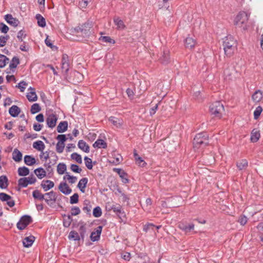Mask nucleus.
I'll return each mask as SVG.
<instances>
[{"instance_id": "c756f323", "label": "nucleus", "mask_w": 263, "mask_h": 263, "mask_svg": "<svg viewBox=\"0 0 263 263\" xmlns=\"http://www.w3.org/2000/svg\"><path fill=\"white\" fill-rule=\"evenodd\" d=\"M33 147L39 151L42 152L45 149V146L43 141L38 140L33 142Z\"/></svg>"}, {"instance_id": "bf43d9fd", "label": "nucleus", "mask_w": 263, "mask_h": 263, "mask_svg": "<svg viewBox=\"0 0 263 263\" xmlns=\"http://www.w3.org/2000/svg\"><path fill=\"white\" fill-rule=\"evenodd\" d=\"M65 144L61 142H58L56 145V151L58 153H62L64 149Z\"/></svg>"}, {"instance_id": "1a4fd4ad", "label": "nucleus", "mask_w": 263, "mask_h": 263, "mask_svg": "<svg viewBox=\"0 0 263 263\" xmlns=\"http://www.w3.org/2000/svg\"><path fill=\"white\" fill-rule=\"evenodd\" d=\"M62 71L67 73L70 67V63L68 56L66 54H63L61 61Z\"/></svg>"}, {"instance_id": "3c124183", "label": "nucleus", "mask_w": 263, "mask_h": 263, "mask_svg": "<svg viewBox=\"0 0 263 263\" xmlns=\"http://www.w3.org/2000/svg\"><path fill=\"white\" fill-rule=\"evenodd\" d=\"M71 158L72 159L76 160L78 163L81 164L82 163L81 156L76 153H72L71 155Z\"/></svg>"}, {"instance_id": "680f3d73", "label": "nucleus", "mask_w": 263, "mask_h": 263, "mask_svg": "<svg viewBox=\"0 0 263 263\" xmlns=\"http://www.w3.org/2000/svg\"><path fill=\"white\" fill-rule=\"evenodd\" d=\"M79 201V195L77 193H74L70 198V203L71 204H75Z\"/></svg>"}, {"instance_id": "9b49d317", "label": "nucleus", "mask_w": 263, "mask_h": 263, "mask_svg": "<svg viewBox=\"0 0 263 263\" xmlns=\"http://www.w3.org/2000/svg\"><path fill=\"white\" fill-rule=\"evenodd\" d=\"M110 210H112L120 218L125 216L124 212L123 211L122 206L118 205H112Z\"/></svg>"}, {"instance_id": "09e8293b", "label": "nucleus", "mask_w": 263, "mask_h": 263, "mask_svg": "<svg viewBox=\"0 0 263 263\" xmlns=\"http://www.w3.org/2000/svg\"><path fill=\"white\" fill-rule=\"evenodd\" d=\"M52 151H49V152H43V151L42 152H41L40 155V157L41 158V159L42 160H47L48 158H49L50 157V156H51V152Z\"/></svg>"}, {"instance_id": "dca6fc26", "label": "nucleus", "mask_w": 263, "mask_h": 263, "mask_svg": "<svg viewBox=\"0 0 263 263\" xmlns=\"http://www.w3.org/2000/svg\"><path fill=\"white\" fill-rule=\"evenodd\" d=\"M41 185L44 191L46 192L53 187L54 184L53 181L49 180H47L42 181Z\"/></svg>"}, {"instance_id": "aec40b11", "label": "nucleus", "mask_w": 263, "mask_h": 263, "mask_svg": "<svg viewBox=\"0 0 263 263\" xmlns=\"http://www.w3.org/2000/svg\"><path fill=\"white\" fill-rule=\"evenodd\" d=\"M114 22L117 26L118 30H122L125 29L126 26L123 21L121 20L119 17H116L114 18Z\"/></svg>"}, {"instance_id": "4d7b16f0", "label": "nucleus", "mask_w": 263, "mask_h": 263, "mask_svg": "<svg viewBox=\"0 0 263 263\" xmlns=\"http://www.w3.org/2000/svg\"><path fill=\"white\" fill-rule=\"evenodd\" d=\"M80 213H81V210L79 207L73 206V207L71 208V212H70V215H71V216H77V215H79V214H80Z\"/></svg>"}, {"instance_id": "423d86ee", "label": "nucleus", "mask_w": 263, "mask_h": 263, "mask_svg": "<svg viewBox=\"0 0 263 263\" xmlns=\"http://www.w3.org/2000/svg\"><path fill=\"white\" fill-rule=\"evenodd\" d=\"M32 218L30 216L24 215L21 217L19 221L17 223V228L23 230L32 222Z\"/></svg>"}, {"instance_id": "79ce46f5", "label": "nucleus", "mask_w": 263, "mask_h": 263, "mask_svg": "<svg viewBox=\"0 0 263 263\" xmlns=\"http://www.w3.org/2000/svg\"><path fill=\"white\" fill-rule=\"evenodd\" d=\"M66 171V165L64 163H60L57 166V172L60 175L64 174Z\"/></svg>"}, {"instance_id": "c03bdc74", "label": "nucleus", "mask_w": 263, "mask_h": 263, "mask_svg": "<svg viewBox=\"0 0 263 263\" xmlns=\"http://www.w3.org/2000/svg\"><path fill=\"white\" fill-rule=\"evenodd\" d=\"M36 18L37 20V24L39 26L42 27H44L46 26L45 20L41 14H37L36 15Z\"/></svg>"}, {"instance_id": "f257e3e1", "label": "nucleus", "mask_w": 263, "mask_h": 263, "mask_svg": "<svg viewBox=\"0 0 263 263\" xmlns=\"http://www.w3.org/2000/svg\"><path fill=\"white\" fill-rule=\"evenodd\" d=\"M250 14L245 11H240L236 15L234 20V25L238 28L246 31L249 27L248 22Z\"/></svg>"}, {"instance_id": "6e6552de", "label": "nucleus", "mask_w": 263, "mask_h": 263, "mask_svg": "<svg viewBox=\"0 0 263 263\" xmlns=\"http://www.w3.org/2000/svg\"><path fill=\"white\" fill-rule=\"evenodd\" d=\"M91 27V24L90 23L87 22L77 27L76 30L78 32H81L83 35H87Z\"/></svg>"}, {"instance_id": "7ed1b4c3", "label": "nucleus", "mask_w": 263, "mask_h": 263, "mask_svg": "<svg viewBox=\"0 0 263 263\" xmlns=\"http://www.w3.org/2000/svg\"><path fill=\"white\" fill-rule=\"evenodd\" d=\"M208 144V136L206 133L203 132L197 134L194 138L193 147L199 149L203 147Z\"/></svg>"}, {"instance_id": "6ab92c4d", "label": "nucleus", "mask_w": 263, "mask_h": 263, "mask_svg": "<svg viewBox=\"0 0 263 263\" xmlns=\"http://www.w3.org/2000/svg\"><path fill=\"white\" fill-rule=\"evenodd\" d=\"M263 98L262 92L260 90L255 91L252 96V99L255 103L260 102Z\"/></svg>"}, {"instance_id": "f704fd0d", "label": "nucleus", "mask_w": 263, "mask_h": 263, "mask_svg": "<svg viewBox=\"0 0 263 263\" xmlns=\"http://www.w3.org/2000/svg\"><path fill=\"white\" fill-rule=\"evenodd\" d=\"M260 138V133L256 129H254L251 134V141L252 142H257Z\"/></svg>"}, {"instance_id": "338daca9", "label": "nucleus", "mask_w": 263, "mask_h": 263, "mask_svg": "<svg viewBox=\"0 0 263 263\" xmlns=\"http://www.w3.org/2000/svg\"><path fill=\"white\" fill-rule=\"evenodd\" d=\"M9 30V27L3 23H0V31L4 33H6Z\"/></svg>"}, {"instance_id": "a878e982", "label": "nucleus", "mask_w": 263, "mask_h": 263, "mask_svg": "<svg viewBox=\"0 0 263 263\" xmlns=\"http://www.w3.org/2000/svg\"><path fill=\"white\" fill-rule=\"evenodd\" d=\"M21 112L20 108L16 105L12 106L9 109V112L13 117L18 116Z\"/></svg>"}, {"instance_id": "a19ab883", "label": "nucleus", "mask_w": 263, "mask_h": 263, "mask_svg": "<svg viewBox=\"0 0 263 263\" xmlns=\"http://www.w3.org/2000/svg\"><path fill=\"white\" fill-rule=\"evenodd\" d=\"M8 179L6 176H0V188L6 189L8 186Z\"/></svg>"}, {"instance_id": "39448f33", "label": "nucleus", "mask_w": 263, "mask_h": 263, "mask_svg": "<svg viewBox=\"0 0 263 263\" xmlns=\"http://www.w3.org/2000/svg\"><path fill=\"white\" fill-rule=\"evenodd\" d=\"M36 179L34 176L32 174L28 177H23L18 180V185L22 187H26L28 184L34 183Z\"/></svg>"}, {"instance_id": "603ef678", "label": "nucleus", "mask_w": 263, "mask_h": 263, "mask_svg": "<svg viewBox=\"0 0 263 263\" xmlns=\"http://www.w3.org/2000/svg\"><path fill=\"white\" fill-rule=\"evenodd\" d=\"M40 110L41 107L39 104L37 103L33 104L31 107L30 111L32 114H36L39 112Z\"/></svg>"}, {"instance_id": "393cba45", "label": "nucleus", "mask_w": 263, "mask_h": 263, "mask_svg": "<svg viewBox=\"0 0 263 263\" xmlns=\"http://www.w3.org/2000/svg\"><path fill=\"white\" fill-rule=\"evenodd\" d=\"M196 44L195 40L191 37H187L185 40V46L186 48L192 49L194 48Z\"/></svg>"}, {"instance_id": "4468645a", "label": "nucleus", "mask_w": 263, "mask_h": 263, "mask_svg": "<svg viewBox=\"0 0 263 263\" xmlns=\"http://www.w3.org/2000/svg\"><path fill=\"white\" fill-rule=\"evenodd\" d=\"M102 230V226H98L96 231L92 232L90 235V239L92 241H95L99 239L101 232Z\"/></svg>"}, {"instance_id": "5701e85b", "label": "nucleus", "mask_w": 263, "mask_h": 263, "mask_svg": "<svg viewBox=\"0 0 263 263\" xmlns=\"http://www.w3.org/2000/svg\"><path fill=\"white\" fill-rule=\"evenodd\" d=\"M35 238L33 236L25 237L23 240V244L24 247L29 248L31 247L34 241Z\"/></svg>"}, {"instance_id": "20e7f679", "label": "nucleus", "mask_w": 263, "mask_h": 263, "mask_svg": "<svg viewBox=\"0 0 263 263\" xmlns=\"http://www.w3.org/2000/svg\"><path fill=\"white\" fill-rule=\"evenodd\" d=\"M210 111L212 115L219 118H221L224 111L223 104L220 101L213 103L210 107Z\"/></svg>"}, {"instance_id": "2f4dec72", "label": "nucleus", "mask_w": 263, "mask_h": 263, "mask_svg": "<svg viewBox=\"0 0 263 263\" xmlns=\"http://www.w3.org/2000/svg\"><path fill=\"white\" fill-rule=\"evenodd\" d=\"M78 146L85 153H88L89 152V145L83 140H80L78 142Z\"/></svg>"}, {"instance_id": "e2e57ef3", "label": "nucleus", "mask_w": 263, "mask_h": 263, "mask_svg": "<svg viewBox=\"0 0 263 263\" xmlns=\"http://www.w3.org/2000/svg\"><path fill=\"white\" fill-rule=\"evenodd\" d=\"M70 169L72 172L77 173H80L82 171V169L78 165L74 164L71 165Z\"/></svg>"}, {"instance_id": "58836bf2", "label": "nucleus", "mask_w": 263, "mask_h": 263, "mask_svg": "<svg viewBox=\"0 0 263 263\" xmlns=\"http://www.w3.org/2000/svg\"><path fill=\"white\" fill-rule=\"evenodd\" d=\"M34 172L39 179H42L46 176V172L41 167L35 169Z\"/></svg>"}, {"instance_id": "052dcab7", "label": "nucleus", "mask_w": 263, "mask_h": 263, "mask_svg": "<svg viewBox=\"0 0 263 263\" xmlns=\"http://www.w3.org/2000/svg\"><path fill=\"white\" fill-rule=\"evenodd\" d=\"M26 36V34L25 33V31L23 30H20L17 33V37L18 39V40L21 42H22L23 41V39H25Z\"/></svg>"}, {"instance_id": "49530a36", "label": "nucleus", "mask_w": 263, "mask_h": 263, "mask_svg": "<svg viewBox=\"0 0 263 263\" xmlns=\"http://www.w3.org/2000/svg\"><path fill=\"white\" fill-rule=\"evenodd\" d=\"M32 196L35 199H38L40 200H42L45 199L44 196L45 195L41 194L39 190H35L32 193Z\"/></svg>"}, {"instance_id": "8fccbe9b", "label": "nucleus", "mask_w": 263, "mask_h": 263, "mask_svg": "<svg viewBox=\"0 0 263 263\" xmlns=\"http://www.w3.org/2000/svg\"><path fill=\"white\" fill-rule=\"evenodd\" d=\"M19 59L16 57H13L9 65L10 69L15 68L19 64Z\"/></svg>"}, {"instance_id": "13d9d810", "label": "nucleus", "mask_w": 263, "mask_h": 263, "mask_svg": "<svg viewBox=\"0 0 263 263\" xmlns=\"http://www.w3.org/2000/svg\"><path fill=\"white\" fill-rule=\"evenodd\" d=\"M262 111V108L260 106H257L254 111V117L255 119H257L260 115Z\"/></svg>"}, {"instance_id": "a211bd4d", "label": "nucleus", "mask_w": 263, "mask_h": 263, "mask_svg": "<svg viewBox=\"0 0 263 263\" xmlns=\"http://www.w3.org/2000/svg\"><path fill=\"white\" fill-rule=\"evenodd\" d=\"M5 20L10 25L16 27L18 25L19 23L18 20L12 17L11 14H6L5 16Z\"/></svg>"}, {"instance_id": "37998d69", "label": "nucleus", "mask_w": 263, "mask_h": 263, "mask_svg": "<svg viewBox=\"0 0 263 263\" xmlns=\"http://www.w3.org/2000/svg\"><path fill=\"white\" fill-rule=\"evenodd\" d=\"M80 238L79 233L75 231L70 232L68 235V238L69 239H73L74 240H79Z\"/></svg>"}, {"instance_id": "ea45409f", "label": "nucleus", "mask_w": 263, "mask_h": 263, "mask_svg": "<svg viewBox=\"0 0 263 263\" xmlns=\"http://www.w3.org/2000/svg\"><path fill=\"white\" fill-rule=\"evenodd\" d=\"M17 172L20 176H26L29 174V170L25 166L19 167Z\"/></svg>"}, {"instance_id": "4c0bfd02", "label": "nucleus", "mask_w": 263, "mask_h": 263, "mask_svg": "<svg viewBox=\"0 0 263 263\" xmlns=\"http://www.w3.org/2000/svg\"><path fill=\"white\" fill-rule=\"evenodd\" d=\"M134 156L136 162L138 165L144 166L146 164V163L144 161L142 158L137 154L136 150L134 152Z\"/></svg>"}, {"instance_id": "864d4df0", "label": "nucleus", "mask_w": 263, "mask_h": 263, "mask_svg": "<svg viewBox=\"0 0 263 263\" xmlns=\"http://www.w3.org/2000/svg\"><path fill=\"white\" fill-rule=\"evenodd\" d=\"M102 210L100 206H97L93 210V215L95 217H99L102 215Z\"/></svg>"}, {"instance_id": "b1692460", "label": "nucleus", "mask_w": 263, "mask_h": 263, "mask_svg": "<svg viewBox=\"0 0 263 263\" xmlns=\"http://www.w3.org/2000/svg\"><path fill=\"white\" fill-rule=\"evenodd\" d=\"M170 59L169 51L167 50H164L162 55L159 59L160 61L163 64H167Z\"/></svg>"}, {"instance_id": "0eeeda50", "label": "nucleus", "mask_w": 263, "mask_h": 263, "mask_svg": "<svg viewBox=\"0 0 263 263\" xmlns=\"http://www.w3.org/2000/svg\"><path fill=\"white\" fill-rule=\"evenodd\" d=\"M58 119V117L56 114L53 113L48 114L46 119L48 126L51 128L54 127Z\"/></svg>"}, {"instance_id": "f03ea898", "label": "nucleus", "mask_w": 263, "mask_h": 263, "mask_svg": "<svg viewBox=\"0 0 263 263\" xmlns=\"http://www.w3.org/2000/svg\"><path fill=\"white\" fill-rule=\"evenodd\" d=\"M223 46L225 54L231 57L236 49V41L232 36H228L223 41Z\"/></svg>"}, {"instance_id": "72a5a7b5", "label": "nucleus", "mask_w": 263, "mask_h": 263, "mask_svg": "<svg viewBox=\"0 0 263 263\" xmlns=\"http://www.w3.org/2000/svg\"><path fill=\"white\" fill-rule=\"evenodd\" d=\"M50 158H51V159L47 164V167L48 168H50L51 165H54L58 160V157L54 152H51V156Z\"/></svg>"}, {"instance_id": "c85d7f7f", "label": "nucleus", "mask_w": 263, "mask_h": 263, "mask_svg": "<svg viewBox=\"0 0 263 263\" xmlns=\"http://www.w3.org/2000/svg\"><path fill=\"white\" fill-rule=\"evenodd\" d=\"M45 196H47L48 197V199H45V201L49 204V201H51L53 202H55L57 196L56 193L53 191H51L49 193H47L45 194Z\"/></svg>"}, {"instance_id": "69168bd1", "label": "nucleus", "mask_w": 263, "mask_h": 263, "mask_svg": "<svg viewBox=\"0 0 263 263\" xmlns=\"http://www.w3.org/2000/svg\"><path fill=\"white\" fill-rule=\"evenodd\" d=\"M8 35H7L6 36H0V47H4L6 45L7 41L8 40Z\"/></svg>"}, {"instance_id": "ddd939ff", "label": "nucleus", "mask_w": 263, "mask_h": 263, "mask_svg": "<svg viewBox=\"0 0 263 263\" xmlns=\"http://www.w3.org/2000/svg\"><path fill=\"white\" fill-rule=\"evenodd\" d=\"M29 92L27 94L26 97L29 101L35 102L37 99V97L35 92V89L30 87L28 89Z\"/></svg>"}, {"instance_id": "7c9ffc66", "label": "nucleus", "mask_w": 263, "mask_h": 263, "mask_svg": "<svg viewBox=\"0 0 263 263\" xmlns=\"http://www.w3.org/2000/svg\"><path fill=\"white\" fill-rule=\"evenodd\" d=\"M236 165L239 170H246L248 166V162L246 159H241L237 162Z\"/></svg>"}, {"instance_id": "412c9836", "label": "nucleus", "mask_w": 263, "mask_h": 263, "mask_svg": "<svg viewBox=\"0 0 263 263\" xmlns=\"http://www.w3.org/2000/svg\"><path fill=\"white\" fill-rule=\"evenodd\" d=\"M109 121L117 128L121 127L123 124V121L122 119L115 117H110Z\"/></svg>"}, {"instance_id": "f3484780", "label": "nucleus", "mask_w": 263, "mask_h": 263, "mask_svg": "<svg viewBox=\"0 0 263 263\" xmlns=\"http://www.w3.org/2000/svg\"><path fill=\"white\" fill-rule=\"evenodd\" d=\"M114 171L117 173L120 176L122 179V181L124 183H127L128 182V179L127 178V174L122 170L118 168H114Z\"/></svg>"}, {"instance_id": "6e6d98bb", "label": "nucleus", "mask_w": 263, "mask_h": 263, "mask_svg": "<svg viewBox=\"0 0 263 263\" xmlns=\"http://www.w3.org/2000/svg\"><path fill=\"white\" fill-rule=\"evenodd\" d=\"M86 227L84 224H83L80 227V228L79 230V232L80 234L79 235L82 239H84V238L85 237V234L86 233Z\"/></svg>"}, {"instance_id": "f8f14e48", "label": "nucleus", "mask_w": 263, "mask_h": 263, "mask_svg": "<svg viewBox=\"0 0 263 263\" xmlns=\"http://www.w3.org/2000/svg\"><path fill=\"white\" fill-rule=\"evenodd\" d=\"M178 228L186 233L191 232L194 228L193 223L187 224L183 222H180L178 224Z\"/></svg>"}, {"instance_id": "de8ad7c7", "label": "nucleus", "mask_w": 263, "mask_h": 263, "mask_svg": "<svg viewBox=\"0 0 263 263\" xmlns=\"http://www.w3.org/2000/svg\"><path fill=\"white\" fill-rule=\"evenodd\" d=\"M64 179H67L70 183L73 184L77 181V178L75 176H70L68 173H66V175L64 177Z\"/></svg>"}, {"instance_id": "2eb2a0df", "label": "nucleus", "mask_w": 263, "mask_h": 263, "mask_svg": "<svg viewBox=\"0 0 263 263\" xmlns=\"http://www.w3.org/2000/svg\"><path fill=\"white\" fill-rule=\"evenodd\" d=\"M59 189L65 195H69L72 192V190L66 182H61L59 185Z\"/></svg>"}, {"instance_id": "c9c22d12", "label": "nucleus", "mask_w": 263, "mask_h": 263, "mask_svg": "<svg viewBox=\"0 0 263 263\" xmlns=\"http://www.w3.org/2000/svg\"><path fill=\"white\" fill-rule=\"evenodd\" d=\"M72 221V216L70 215H64L63 220V226L65 228H68Z\"/></svg>"}, {"instance_id": "473e14b6", "label": "nucleus", "mask_w": 263, "mask_h": 263, "mask_svg": "<svg viewBox=\"0 0 263 263\" xmlns=\"http://www.w3.org/2000/svg\"><path fill=\"white\" fill-rule=\"evenodd\" d=\"M93 146L98 148H106L107 147V143L102 139H98L93 144Z\"/></svg>"}, {"instance_id": "e433bc0d", "label": "nucleus", "mask_w": 263, "mask_h": 263, "mask_svg": "<svg viewBox=\"0 0 263 263\" xmlns=\"http://www.w3.org/2000/svg\"><path fill=\"white\" fill-rule=\"evenodd\" d=\"M24 162L27 165H32L35 163V159L30 155H26L24 157Z\"/></svg>"}, {"instance_id": "cd10ccee", "label": "nucleus", "mask_w": 263, "mask_h": 263, "mask_svg": "<svg viewBox=\"0 0 263 263\" xmlns=\"http://www.w3.org/2000/svg\"><path fill=\"white\" fill-rule=\"evenodd\" d=\"M68 127V123L67 121L61 122L57 126V130L59 133L65 132L67 130Z\"/></svg>"}, {"instance_id": "0e129e2a", "label": "nucleus", "mask_w": 263, "mask_h": 263, "mask_svg": "<svg viewBox=\"0 0 263 263\" xmlns=\"http://www.w3.org/2000/svg\"><path fill=\"white\" fill-rule=\"evenodd\" d=\"M20 49L22 51L28 52L30 46L26 42H24L23 44L20 45Z\"/></svg>"}, {"instance_id": "a18cd8bd", "label": "nucleus", "mask_w": 263, "mask_h": 263, "mask_svg": "<svg viewBox=\"0 0 263 263\" xmlns=\"http://www.w3.org/2000/svg\"><path fill=\"white\" fill-rule=\"evenodd\" d=\"M9 61V59L3 54H0V68L4 67Z\"/></svg>"}, {"instance_id": "4be33fe9", "label": "nucleus", "mask_w": 263, "mask_h": 263, "mask_svg": "<svg viewBox=\"0 0 263 263\" xmlns=\"http://www.w3.org/2000/svg\"><path fill=\"white\" fill-rule=\"evenodd\" d=\"M87 182L88 179L87 178H83L79 181L77 187L80 189L82 193H85Z\"/></svg>"}, {"instance_id": "5fc2aeb1", "label": "nucleus", "mask_w": 263, "mask_h": 263, "mask_svg": "<svg viewBox=\"0 0 263 263\" xmlns=\"http://www.w3.org/2000/svg\"><path fill=\"white\" fill-rule=\"evenodd\" d=\"M84 161L86 166L89 170H91L92 168L93 165L92 164V160L90 158H88L87 156L84 157Z\"/></svg>"}, {"instance_id": "bb28decb", "label": "nucleus", "mask_w": 263, "mask_h": 263, "mask_svg": "<svg viewBox=\"0 0 263 263\" xmlns=\"http://www.w3.org/2000/svg\"><path fill=\"white\" fill-rule=\"evenodd\" d=\"M22 154L17 148H15L12 152V158L15 162H20L22 160Z\"/></svg>"}, {"instance_id": "774afa93", "label": "nucleus", "mask_w": 263, "mask_h": 263, "mask_svg": "<svg viewBox=\"0 0 263 263\" xmlns=\"http://www.w3.org/2000/svg\"><path fill=\"white\" fill-rule=\"evenodd\" d=\"M27 85V83L26 82L23 81L18 84L17 87L20 89L21 92H23L25 90Z\"/></svg>"}, {"instance_id": "9d476101", "label": "nucleus", "mask_w": 263, "mask_h": 263, "mask_svg": "<svg viewBox=\"0 0 263 263\" xmlns=\"http://www.w3.org/2000/svg\"><path fill=\"white\" fill-rule=\"evenodd\" d=\"M0 200L2 201H7V205L11 208L15 205L14 200L10 196L6 193H0Z\"/></svg>"}]
</instances>
